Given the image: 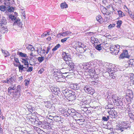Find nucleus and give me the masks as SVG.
<instances>
[{
    "label": "nucleus",
    "mask_w": 134,
    "mask_h": 134,
    "mask_svg": "<svg viewBox=\"0 0 134 134\" xmlns=\"http://www.w3.org/2000/svg\"><path fill=\"white\" fill-rule=\"evenodd\" d=\"M62 57L64 60L65 61L66 64L69 67V68L67 69L63 68L61 69L62 71L65 70L66 72L63 73L64 74H67L69 72L70 73H74L75 72L74 66L75 65L72 61L71 60V56L68 53H66L65 52L62 53Z\"/></svg>",
    "instance_id": "f257e3e1"
},
{
    "label": "nucleus",
    "mask_w": 134,
    "mask_h": 134,
    "mask_svg": "<svg viewBox=\"0 0 134 134\" xmlns=\"http://www.w3.org/2000/svg\"><path fill=\"white\" fill-rule=\"evenodd\" d=\"M113 103L116 104L117 105H122L123 103L122 101L120 100V98L115 95H113L112 96Z\"/></svg>",
    "instance_id": "f03ea898"
},
{
    "label": "nucleus",
    "mask_w": 134,
    "mask_h": 134,
    "mask_svg": "<svg viewBox=\"0 0 134 134\" xmlns=\"http://www.w3.org/2000/svg\"><path fill=\"white\" fill-rule=\"evenodd\" d=\"M120 46L117 44L113 45L110 47V50L112 52L111 53L115 55L118 54L119 52Z\"/></svg>",
    "instance_id": "7ed1b4c3"
},
{
    "label": "nucleus",
    "mask_w": 134,
    "mask_h": 134,
    "mask_svg": "<svg viewBox=\"0 0 134 134\" xmlns=\"http://www.w3.org/2000/svg\"><path fill=\"white\" fill-rule=\"evenodd\" d=\"M120 125L121 126V127L123 128L124 130L128 129H130L131 128L130 123L128 121L122 122L120 123Z\"/></svg>",
    "instance_id": "20e7f679"
},
{
    "label": "nucleus",
    "mask_w": 134,
    "mask_h": 134,
    "mask_svg": "<svg viewBox=\"0 0 134 134\" xmlns=\"http://www.w3.org/2000/svg\"><path fill=\"white\" fill-rule=\"evenodd\" d=\"M107 64H108V63H105L104 62H102L101 60H99L98 61V65L100 66V71L102 72H104L105 68Z\"/></svg>",
    "instance_id": "39448f33"
},
{
    "label": "nucleus",
    "mask_w": 134,
    "mask_h": 134,
    "mask_svg": "<svg viewBox=\"0 0 134 134\" xmlns=\"http://www.w3.org/2000/svg\"><path fill=\"white\" fill-rule=\"evenodd\" d=\"M84 90L86 92L88 93L92 94L94 93V90L92 88L88 86H86L84 87Z\"/></svg>",
    "instance_id": "423d86ee"
},
{
    "label": "nucleus",
    "mask_w": 134,
    "mask_h": 134,
    "mask_svg": "<svg viewBox=\"0 0 134 134\" xmlns=\"http://www.w3.org/2000/svg\"><path fill=\"white\" fill-rule=\"evenodd\" d=\"M91 100L90 99L86 100L82 99V101L81 102L80 105H81V106L88 107L89 104L91 103Z\"/></svg>",
    "instance_id": "0eeeda50"
},
{
    "label": "nucleus",
    "mask_w": 134,
    "mask_h": 134,
    "mask_svg": "<svg viewBox=\"0 0 134 134\" xmlns=\"http://www.w3.org/2000/svg\"><path fill=\"white\" fill-rule=\"evenodd\" d=\"M76 96L75 92L72 91L71 94L68 96L67 98L69 101H72L75 99Z\"/></svg>",
    "instance_id": "6e6552de"
},
{
    "label": "nucleus",
    "mask_w": 134,
    "mask_h": 134,
    "mask_svg": "<svg viewBox=\"0 0 134 134\" xmlns=\"http://www.w3.org/2000/svg\"><path fill=\"white\" fill-rule=\"evenodd\" d=\"M62 92L64 95L63 98H64L65 97H67L68 96H69L70 94H71L72 91L71 90L66 89L65 90H63Z\"/></svg>",
    "instance_id": "1a4fd4ad"
},
{
    "label": "nucleus",
    "mask_w": 134,
    "mask_h": 134,
    "mask_svg": "<svg viewBox=\"0 0 134 134\" xmlns=\"http://www.w3.org/2000/svg\"><path fill=\"white\" fill-rule=\"evenodd\" d=\"M109 113L110 116L112 118H115L118 116L117 113L115 110H111Z\"/></svg>",
    "instance_id": "9d476101"
},
{
    "label": "nucleus",
    "mask_w": 134,
    "mask_h": 134,
    "mask_svg": "<svg viewBox=\"0 0 134 134\" xmlns=\"http://www.w3.org/2000/svg\"><path fill=\"white\" fill-rule=\"evenodd\" d=\"M104 70V72L108 71V72L111 73V70H114V68L111 67V65L109 63H108V64H107Z\"/></svg>",
    "instance_id": "9b49d317"
},
{
    "label": "nucleus",
    "mask_w": 134,
    "mask_h": 134,
    "mask_svg": "<svg viewBox=\"0 0 134 134\" xmlns=\"http://www.w3.org/2000/svg\"><path fill=\"white\" fill-rule=\"evenodd\" d=\"M76 49L77 51H78L79 53H82L84 52L85 51L86 48V46H83L77 47V48H76Z\"/></svg>",
    "instance_id": "f8f14e48"
},
{
    "label": "nucleus",
    "mask_w": 134,
    "mask_h": 134,
    "mask_svg": "<svg viewBox=\"0 0 134 134\" xmlns=\"http://www.w3.org/2000/svg\"><path fill=\"white\" fill-rule=\"evenodd\" d=\"M7 23V20L3 16H0V24L5 25Z\"/></svg>",
    "instance_id": "ddd939ff"
},
{
    "label": "nucleus",
    "mask_w": 134,
    "mask_h": 134,
    "mask_svg": "<svg viewBox=\"0 0 134 134\" xmlns=\"http://www.w3.org/2000/svg\"><path fill=\"white\" fill-rule=\"evenodd\" d=\"M15 76H14L11 77L9 79H8V84H12L16 80Z\"/></svg>",
    "instance_id": "4468645a"
},
{
    "label": "nucleus",
    "mask_w": 134,
    "mask_h": 134,
    "mask_svg": "<svg viewBox=\"0 0 134 134\" xmlns=\"http://www.w3.org/2000/svg\"><path fill=\"white\" fill-rule=\"evenodd\" d=\"M14 10V8L13 7L7 6V11L5 13L7 15L8 14V13L13 12Z\"/></svg>",
    "instance_id": "2eb2a0df"
},
{
    "label": "nucleus",
    "mask_w": 134,
    "mask_h": 134,
    "mask_svg": "<svg viewBox=\"0 0 134 134\" xmlns=\"http://www.w3.org/2000/svg\"><path fill=\"white\" fill-rule=\"evenodd\" d=\"M116 70H114H114H111V73L108 72L109 74V75L113 79H114L115 78V72L116 71Z\"/></svg>",
    "instance_id": "dca6fc26"
},
{
    "label": "nucleus",
    "mask_w": 134,
    "mask_h": 134,
    "mask_svg": "<svg viewBox=\"0 0 134 134\" xmlns=\"http://www.w3.org/2000/svg\"><path fill=\"white\" fill-rule=\"evenodd\" d=\"M71 33L72 32L70 31H66L64 32L59 34L64 37H65Z\"/></svg>",
    "instance_id": "f3484780"
},
{
    "label": "nucleus",
    "mask_w": 134,
    "mask_h": 134,
    "mask_svg": "<svg viewBox=\"0 0 134 134\" xmlns=\"http://www.w3.org/2000/svg\"><path fill=\"white\" fill-rule=\"evenodd\" d=\"M133 95H127L125 96V98L126 100L128 102H130L132 99Z\"/></svg>",
    "instance_id": "a211bd4d"
},
{
    "label": "nucleus",
    "mask_w": 134,
    "mask_h": 134,
    "mask_svg": "<svg viewBox=\"0 0 134 134\" xmlns=\"http://www.w3.org/2000/svg\"><path fill=\"white\" fill-rule=\"evenodd\" d=\"M17 54L20 57H22L26 58L27 57V58H28V57L27 56L26 54L23 53L21 52H18L17 53Z\"/></svg>",
    "instance_id": "6ab92c4d"
},
{
    "label": "nucleus",
    "mask_w": 134,
    "mask_h": 134,
    "mask_svg": "<svg viewBox=\"0 0 134 134\" xmlns=\"http://www.w3.org/2000/svg\"><path fill=\"white\" fill-rule=\"evenodd\" d=\"M130 79V83L131 84L134 85V74H132L131 75Z\"/></svg>",
    "instance_id": "aec40b11"
},
{
    "label": "nucleus",
    "mask_w": 134,
    "mask_h": 134,
    "mask_svg": "<svg viewBox=\"0 0 134 134\" xmlns=\"http://www.w3.org/2000/svg\"><path fill=\"white\" fill-rule=\"evenodd\" d=\"M36 118V117H34L33 118L32 117H31L29 119L32 122V124H37V119L39 120L38 119H37L36 118Z\"/></svg>",
    "instance_id": "412c9836"
},
{
    "label": "nucleus",
    "mask_w": 134,
    "mask_h": 134,
    "mask_svg": "<svg viewBox=\"0 0 134 134\" xmlns=\"http://www.w3.org/2000/svg\"><path fill=\"white\" fill-rule=\"evenodd\" d=\"M52 120L53 121H54L56 122H58L61 119L60 116H53Z\"/></svg>",
    "instance_id": "4be33fe9"
},
{
    "label": "nucleus",
    "mask_w": 134,
    "mask_h": 134,
    "mask_svg": "<svg viewBox=\"0 0 134 134\" xmlns=\"http://www.w3.org/2000/svg\"><path fill=\"white\" fill-rule=\"evenodd\" d=\"M24 66L23 65L21 64H19V65L18 66L19 71L20 72H22V71L24 72L25 71V70L24 69Z\"/></svg>",
    "instance_id": "5701e85b"
},
{
    "label": "nucleus",
    "mask_w": 134,
    "mask_h": 134,
    "mask_svg": "<svg viewBox=\"0 0 134 134\" xmlns=\"http://www.w3.org/2000/svg\"><path fill=\"white\" fill-rule=\"evenodd\" d=\"M7 6L1 5L0 6V10L3 12L7 11Z\"/></svg>",
    "instance_id": "b1692460"
},
{
    "label": "nucleus",
    "mask_w": 134,
    "mask_h": 134,
    "mask_svg": "<svg viewBox=\"0 0 134 134\" xmlns=\"http://www.w3.org/2000/svg\"><path fill=\"white\" fill-rule=\"evenodd\" d=\"M124 54V56H125V58H129L130 57V56L128 55V52L126 50H125L124 51L123 53Z\"/></svg>",
    "instance_id": "393cba45"
},
{
    "label": "nucleus",
    "mask_w": 134,
    "mask_h": 134,
    "mask_svg": "<svg viewBox=\"0 0 134 134\" xmlns=\"http://www.w3.org/2000/svg\"><path fill=\"white\" fill-rule=\"evenodd\" d=\"M92 64H88V65L87 66H85L83 67V69L84 70L87 71H88L91 68V66Z\"/></svg>",
    "instance_id": "a878e982"
},
{
    "label": "nucleus",
    "mask_w": 134,
    "mask_h": 134,
    "mask_svg": "<svg viewBox=\"0 0 134 134\" xmlns=\"http://www.w3.org/2000/svg\"><path fill=\"white\" fill-rule=\"evenodd\" d=\"M42 48H41L40 49V50L41 51H40V55L41 56H43L44 55H46V54H45L46 52V50L45 49H43L42 50Z\"/></svg>",
    "instance_id": "bb28decb"
},
{
    "label": "nucleus",
    "mask_w": 134,
    "mask_h": 134,
    "mask_svg": "<svg viewBox=\"0 0 134 134\" xmlns=\"http://www.w3.org/2000/svg\"><path fill=\"white\" fill-rule=\"evenodd\" d=\"M116 129L119 130L121 132L124 131V130L123 128L121 127V126L120 125H119V126H116Z\"/></svg>",
    "instance_id": "cd10ccee"
},
{
    "label": "nucleus",
    "mask_w": 134,
    "mask_h": 134,
    "mask_svg": "<svg viewBox=\"0 0 134 134\" xmlns=\"http://www.w3.org/2000/svg\"><path fill=\"white\" fill-rule=\"evenodd\" d=\"M125 108L126 110L129 112H130L132 110V108L131 106H130L129 104H127L126 105Z\"/></svg>",
    "instance_id": "c85d7f7f"
},
{
    "label": "nucleus",
    "mask_w": 134,
    "mask_h": 134,
    "mask_svg": "<svg viewBox=\"0 0 134 134\" xmlns=\"http://www.w3.org/2000/svg\"><path fill=\"white\" fill-rule=\"evenodd\" d=\"M101 45V44L96 45H94V47L97 50L99 51L102 49Z\"/></svg>",
    "instance_id": "c756f323"
},
{
    "label": "nucleus",
    "mask_w": 134,
    "mask_h": 134,
    "mask_svg": "<svg viewBox=\"0 0 134 134\" xmlns=\"http://www.w3.org/2000/svg\"><path fill=\"white\" fill-rule=\"evenodd\" d=\"M61 46L60 44H57L55 47L52 49V51L54 52V51L57 50L58 48Z\"/></svg>",
    "instance_id": "7c9ffc66"
},
{
    "label": "nucleus",
    "mask_w": 134,
    "mask_h": 134,
    "mask_svg": "<svg viewBox=\"0 0 134 134\" xmlns=\"http://www.w3.org/2000/svg\"><path fill=\"white\" fill-rule=\"evenodd\" d=\"M118 12L119 17H123L125 16L124 13L121 10H118Z\"/></svg>",
    "instance_id": "2f4dec72"
},
{
    "label": "nucleus",
    "mask_w": 134,
    "mask_h": 134,
    "mask_svg": "<svg viewBox=\"0 0 134 134\" xmlns=\"http://www.w3.org/2000/svg\"><path fill=\"white\" fill-rule=\"evenodd\" d=\"M17 88L16 89L15 91V93L16 94V93L19 92V93L20 92L21 89V87L20 85H18L17 87Z\"/></svg>",
    "instance_id": "473e14b6"
},
{
    "label": "nucleus",
    "mask_w": 134,
    "mask_h": 134,
    "mask_svg": "<svg viewBox=\"0 0 134 134\" xmlns=\"http://www.w3.org/2000/svg\"><path fill=\"white\" fill-rule=\"evenodd\" d=\"M27 48L29 50L31 51H32L35 50V48L33 47L31 45H29L27 47Z\"/></svg>",
    "instance_id": "72a5a7b5"
},
{
    "label": "nucleus",
    "mask_w": 134,
    "mask_h": 134,
    "mask_svg": "<svg viewBox=\"0 0 134 134\" xmlns=\"http://www.w3.org/2000/svg\"><path fill=\"white\" fill-rule=\"evenodd\" d=\"M52 71L53 72V74L55 76H56L57 73H58V72L59 71V70L58 69H53Z\"/></svg>",
    "instance_id": "f704fd0d"
},
{
    "label": "nucleus",
    "mask_w": 134,
    "mask_h": 134,
    "mask_svg": "<svg viewBox=\"0 0 134 134\" xmlns=\"http://www.w3.org/2000/svg\"><path fill=\"white\" fill-rule=\"evenodd\" d=\"M15 24H17L20 27L21 26V22L20 21V20H17L14 22Z\"/></svg>",
    "instance_id": "c9c22d12"
},
{
    "label": "nucleus",
    "mask_w": 134,
    "mask_h": 134,
    "mask_svg": "<svg viewBox=\"0 0 134 134\" xmlns=\"http://www.w3.org/2000/svg\"><path fill=\"white\" fill-rule=\"evenodd\" d=\"M61 7L62 9L66 8H68V5L66 3H62L61 4Z\"/></svg>",
    "instance_id": "e433bc0d"
},
{
    "label": "nucleus",
    "mask_w": 134,
    "mask_h": 134,
    "mask_svg": "<svg viewBox=\"0 0 134 134\" xmlns=\"http://www.w3.org/2000/svg\"><path fill=\"white\" fill-rule=\"evenodd\" d=\"M122 23V22L121 20H118V21L116 23L117 28H119L120 27Z\"/></svg>",
    "instance_id": "4c0bfd02"
},
{
    "label": "nucleus",
    "mask_w": 134,
    "mask_h": 134,
    "mask_svg": "<svg viewBox=\"0 0 134 134\" xmlns=\"http://www.w3.org/2000/svg\"><path fill=\"white\" fill-rule=\"evenodd\" d=\"M89 73L90 74L91 73H96V71L94 69H93L92 68H91L88 71Z\"/></svg>",
    "instance_id": "58836bf2"
},
{
    "label": "nucleus",
    "mask_w": 134,
    "mask_h": 134,
    "mask_svg": "<svg viewBox=\"0 0 134 134\" xmlns=\"http://www.w3.org/2000/svg\"><path fill=\"white\" fill-rule=\"evenodd\" d=\"M100 66L99 65H98H98H96V66L95 67V68L94 69L97 72H98L99 71L100 72H101V71H100V69H99V67Z\"/></svg>",
    "instance_id": "ea45409f"
},
{
    "label": "nucleus",
    "mask_w": 134,
    "mask_h": 134,
    "mask_svg": "<svg viewBox=\"0 0 134 134\" xmlns=\"http://www.w3.org/2000/svg\"><path fill=\"white\" fill-rule=\"evenodd\" d=\"M96 20L99 23H101L102 20V17L100 15L97 16L96 18Z\"/></svg>",
    "instance_id": "a19ab883"
},
{
    "label": "nucleus",
    "mask_w": 134,
    "mask_h": 134,
    "mask_svg": "<svg viewBox=\"0 0 134 134\" xmlns=\"http://www.w3.org/2000/svg\"><path fill=\"white\" fill-rule=\"evenodd\" d=\"M76 48L77 47H81L83 46H84L83 44H82L81 42H77L76 44Z\"/></svg>",
    "instance_id": "79ce46f5"
},
{
    "label": "nucleus",
    "mask_w": 134,
    "mask_h": 134,
    "mask_svg": "<svg viewBox=\"0 0 134 134\" xmlns=\"http://www.w3.org/2000/svg\"><path fill=\"white\" fill-rule=\"evenodd\" d=\"M88 107L82 106L81 109V110L83 111L84 112H86L88 110L87 108Z\"/></svg>",
    "instance_id": "37998d69"
},
{
    "label": "nucleus",
    "mask_w": 134,
    "mask_h": 134,
    "mask_svg": "<svg viewBox=\"0 0 134 134\" xmlns=\"http://www.w3.org/2000/svg\"><path fill=\"white\" fill-rule=\"evenodd\" d=\"M44 58L43 57H39L38 58V60L40 63L42 62L44 59Z\"/></svg>",
    "instance_id": "c03bdc74"
},
{
    "label": "nucleus",
    "mask_w": 134,
    "mask_h": 134,
    "mask_svg": "<svg viewBox=\"0 0 134 134\" xmlns=\"http://www.w3.org/2000/svg\"><path fill=\"white\" fill-rule=\"evenodd\" d=\"M10 18L12 20H16V17L14 15H10L9 16Z\"/></svg>",
    "instance_id": "a18cd8bd"
},
{
    "label": "nucleus",
    "mask_w": 134,
    "mask_h": 134,
    "mask_svg": "<svg viewBox=\"0 0 134 134\" xmlns=\"http://www.w3.org/2000/svg\"><path fill=\"white\" fill-rule=\"evenodd\" d=\"M81 116V114L80 113L76 112V113L75 114V115H74V118H76V117H77V118Z\"/></svg>",
    "instance_id": "49530a36"
},
{
    "label": "nucleus",
    "mask_w": 134,
    "mask_h": 134,
    "mask_svg": "<svg viewBox=\"0 0 134 134\" xmlns=\"http://www.w3.org/2000/svg\"><path fill=\"white\" fill-rule=\"evenodd\" d=\"M66 114L68 116L70 115L71 116L72 115V114H71V109H69L68 110L67 112H66Z\"/></svg>",
    "instance_id": "de8ad7c7"
},
{
    "label": "nucleus",
    "mask_w": 134,
    "mask_h": 134,
    "mask_svg": "<svg viewBox=\"0 0 134 134\" xmlns=\"http://www.w3.org/2000/svg\"><path fill=\"white\" fill-rule=\"evenodd\" d=\"M57 77L58 78V80H59V81H61L62 80L64 79L63 76L62 75V74Z\"/></svg>",
    "instance_id": "09e8293b"
},
{
    "label": "nucleus",
    "mask_w": 134,
    "mask_h": 134,
    "mask_svg": "<svg viewBox=\"0 0 134 134\" xmlns=\"http://www.w3.org/2000/svg\"><path fill=\"white\" fill-rule=\"evenodd\" d=\"M71 114H72V115L73 116H74V115H75V114L77 112L73 108L71 109Z\"/></svg>",
    "instance_id": "8fccbe9b"
},
{
    "label": "nucleus",
    "mask_w": 134,
    "mask_h": 134,
    "mask_svg": "<svg viewBox=\"0 0 134 134\" xmlns=\"http://www.w3.org/2000/svg\"><path fill=\"white\" fill-rule=\"evenodd\" d=\"M13 59V62L15 61V62L17 63H18L19 64L20 63V62H19V60L18 58H15L14 59Z\"/></svg>",
    "instance_id": "3c124183"
},
{
    "label": "nucleus",
    "mask_w": 134,
    "mask_h": 134,
    "mask_svg": "<svg viewBox=\"0 0 134 134\" xmlns=\"http://www.w3.org/2000/svg\"><path fill=\"white\" fill-rule=\"evenodd\" d=\"M2 31L3 32V33H4L7 31V29L5 27H3L2 29Z\"/></svg>",
    "instance_id": "603ef678"
},
{
    "label": "nucleus",
    "mask_w": 134,
    "mask_h": 134,
    "mask_svg": "<svg viewBox=\"0 0 134 134\" xmlns=\"http://www.w3.org/2000/svg\"><path fill=\"white\" fill-rule=\"evenodd\" d=\"M77 122L79 123H80L79 124H82V123L81 122H83L84 121V120L82 119H79L77 120Z\"/></svg>",
    "instance_id": "864d4df0"
},
{
    "label": "nucleus",
    "mask_w": 134,
    "mask_h": 134,
    "mask_svg": "<svg viewBox=\"0 0 134 134\" xmlns=\"http://www.w3.org/2000/svg\"><path fill=\"white\" fill-rule=\"evenodd\" d=\"M69 37H68L66 38H65L63 39H62L61 40V42L62 43H64L69 38Z\"/></svg>",
    "instance_id": "5fc2aeb1"
},
{
    "label": "nucleus",
    "mask_w": 134,
    "mask_h": 134,
    "mask_svg": "<svg viewBox=\"0 0 134 134\" xmlns=\"http://www.w3.org/2000/svg\"><path fill=\"white\" fill-rule=\"evenodd\" d=\"M25 85L26 86H27L28 85H29L30 82L29 80H25Z\"/></svg>",
    "instance_id": "6e6d98bb"
},
{
    "label": "nucleus",
    "mask_w": 134,
    "mask_h": 134,
    "mask_svg": "<svg viewBox=\"0 0 134 134\" xmlns=\"http://www.w3.org/2000/svg\"><path fill=\"white\" fill-rule=\"evenodd\" d=\"M33 67L32 66H30L29 68L28 69L26 70V71L27 72H31L32 71Z\"/></svg>",
    "instance_id": "4d7b16f0"
},
{
    "label": "nucleus",
    "mask_w": 134,
    "mask_h": 134,
    "mask_svg": "<svg viewBox=\"0 0 134 134\" xmlns=\"http://www.w3.org/2000/svg\"><path fill=\"white\" fill-rule=\"evenodd\" d=\"M124 54H123V53H121L120 55V56L119 57V59H122L124 58H125V56H124Z\"/></svg>",
    "instance_id": "13d9d810"
},
{
    "label": "nucleus",
    "mask_w": 134,
    "mask_h": 134,
    "mask_svg": "<svg viewBox=\"0 0 134 134\" xmlns=\"http://www.w3.org/2000/svg\"><path fill=\"white\" fill-rule=\"evenodd\" d=\"M37 131L38 133H42V132H43V131L42 130H41V129H40V128H37Z\"/></svg>",
    "instance_id": "bf43d9fd"
},
{
    "label": "nucleus",
    "mask_w": 134,
    "mask_h": 134,
    "mask_svg": "<svg viewBox=\"0 0 134 134\" xmlns=\"http://www.w3.org/2000/svg\"><path fill=\"white\" fill-rule=\"evenodd\" d=\"M15 55L14 54H13L11 56V57H10V58L11 59V61H12L13 62V59H14L15 58Z\"/></svg>",
    "instance_id": "052dcab7"
},
{
    "label": "nucleus",
    "mask_w": 134,
    "mask_h": 134,
    "mask_svg": "<svg viewBox=\"0 0 134 134\" xmlns=\"http://www.w3.org/2000/svg\"><path fill=\"white\" fill-rule=\"evenodd\" d=\"M44 69L43 68H41L40 70L38 72V74H41L43 72Z\"/></svg>",
    "instance_id": "680f3d73"
},
{
    "label": "nucleus",
    "mask_w": 134,
    "mask_h": 134,
    "mask_svg": "<svg viewBox=\"0 0 134 134\" xmlns=\"http://www.w3.org/2000/svg\"><path fill=\"white\" fill-rule=\"evenodd\" d=\"M4 53L5 54V57H6L8 56H9V53L7 51H4Z\"/></svg>",
    "instance_id": "e2e57ef3"
},
{
    "label": "nucleus",
    "mask_w": 134,
    "mask_h": 134,
    "mask_svg": "<svg viewBox=\"0 0 134 134\" xmlns=\"http://www.w3.org/2000/svg\"><path fill=\"white\" fill-rule=\"evenodd\" d=\"M30 107L31 108H28V110L30 112L32 113V112L34 110V108L32 107L31 106H30Z\"/></svg>",
    "instance_id": "0e129e2a"
},
{
    "label": "nucleus",
    "mask_w": 134,
    "mask_h": 134,
    "mask_svg": "<svg viewBox=\"0 0 134 134\" xmlns=\"http://www.w3.org/2000/svg\"><path fill=\"white\" fill-rule=\"evenodd\" d=\"M115 24H110L108 26V27L109 29L115 26Z\"/></svg>",
    "instance_id": "69168bd1"
},
{
    "label": "nucleus",
    "mask_w": 134,
    "mask_h": 134,
    "mask_svg": "<svg viewBox=\"0 0 134 134\" xmlns=\"http://www.w3.org/2000/svg\"><path fill=\"white\" fill-rule=\"evenodd\" d=\"M116 3H121V0H113Z\"/></svg>",
    "instance_id": "338daca9"
},
{
    "label": "nucleus",
    "mask_w": 134,
    "mask_h": 134,
    "mask_svg": "<svg viewBox=\"0 0 134 134\" xmlns=\"http://www.w3.org/2000/svg\"><path fill=\"white\" fill-rule=\"evenodd\" d=\"M130 16L131 17V19L134 21V14H131V15H130Z\"/></svg>",
    "instance_id": "774afa93"
}]
</instances>
